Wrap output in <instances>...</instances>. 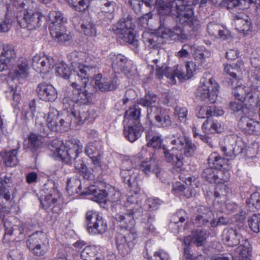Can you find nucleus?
Listing matches in <instances>:
<instances>
[{
  "instance_id": "f257e3e1",
  "label": "nucleus",
  "mask_w": 260,
  "mask_h": 260,
  "mask_svg": "<svg viewBox=\"0 0 260 260\" xmlns=\"http://www.w3.org/2000/svg\"><path fill=\"white\" fill-rule=\"evenodd\" d=\"M199 0H142L131 2V5L136 8L138 6L141 10L145 5L147 7L156 6L160 15L176 16L179 23L187 28L188 31H196L201 27L200 20L193 16L192 6L198 4Z\"/></svg>"
},
{
  "instance_id": "f03ea898",
  "label": "nucleus",
  "mask_w": 260,
  "mask_h": 260,
  "mask_svg": "<svg viewBox=\"0 0 260 260\" xmlns=\"http://www.w3.org/2000/svg\"><path fill=\"white\" fill-rule=\"evenodd\" d=\"M14 6L17 9H23L17 15V21L21 27L32 30L41 25L43 16L40 12L36 11L33 2L25 0L15 2Z\"/></svg>"
},
{
  "instance_id": "7ed1b4c3",
  "label": "nucleus",
  "mask_w": 260,
  "mask_h": 260,
  "mask_svg": "<svg viewBox=\"0 0 260 260\" xmlns=\"http://www.w3.org/2000/svg\"><path fill=\"white\" fill-rule=\"evenodd\" d=\"M96 66H87L79 64L72 71L68 66L64 63H60L57 67L56 73L64 79H69L71 84L75 81H83L84 84H87L89 78L98 72Z\"/></svg>"
},
{
  "instance_id": "20e7f679",
  "label": "nucleus",
  "mask_w": 260,
  "mask_h": 260,
  "mask_svg": "<svg viewBox=\"0 0 260 260\" xmlns=\"http://www.w3.org/2000/svg\"><path fill=\"white\" fill-rule=\"evenodd\" d=\"M132 19L130 16L120 19L117 24L115 32L118 36L119 39L129 44L132 48L137 52L139 45L134 32L135 24Z\"/></svg>"
},
{
  "instance_id": "39448f33",
  "label": "nucleus",
  "mask_w": 260,
  "mask_h": 260,
  "mask_svg": "<svg viewBox=\"0 0 260 260\" xmlns=\"http://www.w3.org/2000/svg\"><path fill=\"white\" fill-rule=\"evenodd\" d=\"M26 245L35 256L41 258L47 253L49 243L44 233L36 232L29 236L26 241Z\"/></svg>"
},
{
  "instance_id": "423d86ee",
  "label": "nucleus",
  "mask_w": 260,
  "mask_h": 260,
  "mask_svg": "<svg viewBox=\"0 0 260 260\" xmlns=\"http://www.w3.org/2000/svg\"><path fill=\"white\" fill-rule=\"evenodd\" d=\"M170 143L173 146L170 149L172 151L181 152L186 157L193 156L197 149L196 145L191 140L179 133L172 136Z\"/></svg>"
},
{
  "instance_id": "0eeeda50",
  "label": "nucleus",
  "mask_w": 260,
  "mask_h": 260,
  "mask_svg": "<svg viewBox=\"0 0 260 260\" xmlns=\"http://www.w3.org/2000/svg\"><path fill=\"white\" fill-rule=\"evenodd\" d=\"M153 61L156 64V77L158 79L162 78L165 75L168 78H170L172 84L176 82L175 77H177L180 80H188L187 73L182 70L177 69L174 70L169 68L166 64L160 62L158 59H154Z\"/></svg>"
},
{
  "instance_id": "6e6552de",
  "label": "nucleus",
  "mask_w": 260,
  "mask_h": 260,
  "mask_svg": "<svg viewBox=\"0 0 260 260\" xmlns=\"http://www.w3.org/2000/svg\"><path fill=\"white\" fill-rule=\"evenodd\" d=\"M137 238V233L134 231L131 233L127 231L126 233H117L115 238L116 245L119 253L122 256H125L131 252Z\"/></svg>"
},
{
  "instance_id": "1a4fd4ad",
  "label": "nucleus",
  "mask_w": 260,
  "mask_h": 260,
  "mask_svg": "<svg viewBox=\"0 0 260 260\" xmlns=\"http://www.w3.org/2000/svg\"><path fill=\"white\" fill-rule=\"evenodd\" d=\"M86 222L89 233L103 234L107 230V225L103 217L96 212L88 211L86 214Z\"/></svg>"
},
{
  "instance_id": "9d476101",
  "label": "nucleus",
  "mask_w": 260,
  "mask_h": 260,
  "mask_svg": "<svg viewBox=\"0 0 260 260\" xmlns=\"http://www.w3.org/2000/svg\"><path fill=\"white\" fill-rule=\"evenodd\" d=\"M4 224L5 228V235L4 238L5 240H10L8 238V236L13 237L12 240H15L19 238L24 231L21 221L13 216L9 217L4 221Z\"/></svg>"
},
{
  "instance_id": "9b49d317",
  "label": "nucleus",
  "mask_w": 260,
  "mask_h": 260,
  "mask_svg": "<svg viewBox=\"0 0 260 260\" xmlns=\"http://www.w3.org/2000/svg\"><path fill=\"white\" fill-rule=\"evenodd\" d=\"M168 35L164 30L159 29L157 32L151 33L144 32L142 38L145 45L151 48H158L164 44Z\"/></svg>"
},
{
  "instance_id": "f8f14e48",
  "label": "nucleus",
  "mask_w": 260,
  "mask_h": 260,
  "mask_svg": "<svg viewBox=\"0 0 260 260\" xmlns=\"http://www.w3.org/2000/svg\"><path fill=\"white\" fill-rule=\"evenodd\" d=\"M86 84H83V81L72 82V86L74 89L73 90L70 98L73 102L77 105H86L89 102L90 93L81 89V87H85Z\"/></svg>"
},
{
  "instance_id": "ddd939ff",
  "label": "nucleus",
  "mask_w": 260,
  "mask_h": 260,
  "mask_svg": "<svg viewBox=\"0 0 260 260\" xmlns=\"http://www.w3.org/2000/svg\"><path fill=\"white\" fill-rule=\"evenodd\" d=\"M216 6L225 7L228 9L237 8L239 9H247L250 4L257 5L260 0H208Z\"/></svg>"
},
{
  "instance_id": "4468645a",
  "label": "nucleus",
  "mask_w": 260,
  "mask_h": 260,
  "mask_svg": "<svg viewBox=\"0 0 260 260\" xmlns=\"http://www.w3.org/2000/svg\"><path fill=\"white\" fill-rule=\"evenodd\" d=\"M126 213H118L115 214L114 218L119 222V226L125 231L123 232L126 233L127 231L129 233L134 231L135 232L134 227L135 225V221L134 217L136 216V212L127 211Z\"/></svg>"
},
{
  "instance_id": "2eb2a0df",
  "label": "nucleus",
  "mask_w": 260,
  "mask_h": 260,
  "mask_svg": "<svg viewBox=\"0 0 260 260\" xmlns=\"http://www.w3.org/2000/svg\"><path fill=\"white\" fill-rule=\"evenodd\" d=\"M148 117L154 118L159 126H168L172 123L169 110L161 107H154L149 110V115Z\"/></svg>"
},
{
  "instance_id": "dca6fc26",
  "label": "nucleus",
  "mask_w": 260,
  "mask_h": 260,
  "mask_svg": "<svg viewBox=\"0 0 260 260\" xmlns=\"http://www.w3.org/2000/svg\"><path fill=\"white\" fill-rule=\"evenodd\" d=\"M16 57L14 47L9 44H0V72L8 68L10 62Z\"/></svg>"
},
{
  "instance_id": "f3484780",
  "label": "nucleus",
  "mask_w": 260,
  "mask_h": 260,
  "mask_svg": "<svg viewBox=\"0 0 260 260\" xmlns=\"http://www.w3.org/2000/svg\"><path fill=\"white\" fill-rule=\"evenodd\" d=\"M55 63L54 60L49 57L36 55L32 58V67L43 74L49 73L54 67Z\"/></svg>"
},
{
  "instance_id": "a211bd4d",
  "label": "nucleus",
  "mask_w": 260,
  "mask_h": 260,
  "mask_svg": "<svg viewBox=\"0 0 260 260\" xmlns=\"http://www.w3.org/2000/svg\"><path fill=\"white\" fill-rule=\"evenodd\" d=\"M36 91L40 99L46 102L54 101L57 97V92L54 87L51 84L46 83L39 84L36 89Z\"/></svg>"
},
{
  "instance_id": "6ab92c4d",
  "label": "nucleus",
  "mask_w": 260,
  "mask_h": 260,
  "mask_svg": "<svg viewBox=\"0 0 260 260\" xmlns=\"http://www.w3.org/2000/svg\"><path fill=\"white\" fill-rule=\"evenodd\" d=\"M76 150L72 148L67 149L63 146H61L56 149L57 155L62 160L67 163H71L73 160H75L79 154L82 152V146L77 145L75 147Z\"/></svg>"
},
{
  "instance_id": "aec40b11",
  "label": "nucleus",
  "mask_w": 260,
  "mask_h": 260,
  "mask_svg": "<svg viewBox=\"0 0 260 260\" xmlns=\"http://www.w3.org/2000/svg\"><path fill=\"white\" fill-rule=\"evenodd\" d=\"M140 188H132L130 194L127 196L124 206L127 211H135L136 213L141 214L140 208L139 205L141 203Z\"/></svg>"
},
{
  "instance_id": "412c9836",
  "label": "nucleus",
  "mask_w": 260,
  "mask_h": 260,
  "mask_svg": "<svg viewBox=\"0 0 260 260\" xmlns=\"http://www.w3.org/2000/svg\"><path fill=\"white\" fill-rule=\"evenodd\" d=\"M238 126L242 130L249 134H260V123L254 121L247 116H242L238 121Z\"/></svg>"
},
{
  "instance_id": "4be33fe9",
  "label": "nucleus",
  "mask_w": 260,
  "mask_h": 260,
  "mask_svg": "<svg viewBox=\"0 0 260 260\" xmlns=\"http://www.w3.org/2000/svg\"><path fill=\"white\" fill-rule=\"evenodd\" d=\"M94 78V85L102 92L108 91L115 89L118 85L116 80H107L103 78L102 75L100 73L92 76Z\"/></svg>"
},
{
  "instance_id": "5701e85b",
  "label": "nucleus",
  "mask_w": 260,
  "mask_h": 260,
  "mask_svg": "<svg viewBox=\"0 0 260 260\" xmlns=\"http://www.w3.org/2000/svg\"><path fill=\"white\" fill-rule=\"evenodd\" d=\"M143 130V127L140 123L129 124L124 126L123 134L128 141L134 142L141 137Z\"/></svg>"
},
{
  "instance_id": "b1692460",
  "label": "nucleus",
  "mask_w": 260,
  "mask_h": 260,
  "mask_svg": "<svg viewBox=\"0 0 260 260\" xmlns=\"http://www.w3.org/2000/svg\"><path fill=\"white\" fill-rule=\"evenodd\" d=\"M12 179L0 173V202L11 201L10 190H12Z\"/></svg>"
},
{
  "instance_id": "393cba45",
  "label": "nucleus",
  "mask_w": 260,
  "mask_h": 260,
  "mask_svg": "<svg viewBox=\"0 0 260 260\" xmlns=\"http://www.w3.org/2000/svg\"><path fill=\"white\" fill-rule=\"evenodd\" d=\"M49 30L51 37L57 42H64L72 38L70 32L67 30L64 25H60L57 27L50 25Z\"/></svg>"
},
{
  "instance_id": "a878e982",
  "label": "nucleus",
  "mask_w": 260,
  "mask_h": 260,
  "mask_svg": "<svg viewBox=\"0 0 260 260\" xmlns=\"http://www.w3.org/2000/svg\"><path fill=\"white\" fill-rule=\"evenodd\" d=\"M162 149L167 162L177 168H180L183 165L184 155L181 152L172 151L171 149H167L164 146Z\"/></svg>"
},
{
  "instance_id": "bb28decb",
  "label": "nucleus",
  "mask_w": 260,
  "mask_h": 260,
  "mask_svg": "<svg viewBox=\"0 0 260 260\" xmlns=\"http://www.w3.org/2000/svg\"><path fill=\"white\" fill-rule=\"evenodd\" d=\"M242 235L233 229H227L223 231L222 240L228 246L233 247L240 243Z\"/></svg>"
},
{
  "instance_id": "cd10ccee",
  "label": "nucleus",
  "mask_w": 260,
  "mask_h": 260,
  "mask_svg": "<svg viewBox=\"0 0 260 260\" xmlns=\"http://www.w3.org/2000/svg\"><path fill=\"white\" fill-rule=\"evenodd\" d=\"M74 122L80 125L83 124L89 117L88 109L84 106H74L71 111Z\"/></svg>"
},
{
  "instance_id": "c85d7f7f",
  "label": "nucleus",
  "mask_w": 260,
  "mask_h": 260,
  "mask_svg": "<svg viewBox=\"0 0 260 260\" xmlns=\"http://www.w3.org/2000/svg\"><path fill=\"white\" fill-rule=\"evenodd\" d=\"M193 223L197 226H202L208 223L209 219L213 217V213L209 209L203 207L200 208Z\"/></svg>"
},
{
  "instance_id": "c756f323",
  "label": "nucleus",
  "mask_w": 260,
  "mask_h": 260,
  "mask_svg": "<svg viewBox=\"0 0 260 260\" xmlns=\"http://www.w3.org/2000/svg\"><path fill=\"white\" fill-rule=\"evenodd\" d=\"M136 169L122 170L120 173L123 182L127 184L129 187L132 188H139L137 182V178L138 173L135 172Z\"/></svg>"
},
{
  "instance_id": "7c9ffc66",
  "label": "nucleus",
  "mask_w": 260,
  "mask_h": 260,
  "mask_svg": "<svg viewBox=\"0 0 260 260\" xmlns=\"http://www.w3.org/2000/svg\"><path fill=\"white\" fill-rule=\"evenodd\" d=\"M234 96L241 102L247 101L251 105L253 102V95L248 87L241 86H235Z\"/></svg>"
},
{
  "instance_id": "2f4dec72",
  "label": "nucleus",
  "mask_w": 260,
  "mask_h": 260,
  "mask_svg": "<svg viewBox=\"0 0 260 260\" xmlns=\"http://www.w3.org/2000/svg\"><path fill=\"white\" fill-rule=\"evenodd\" d=\"M82 193L94 196V201L97 202L106 203L108 200V193L105 189H100L94 185L86 188V191Z\"/></svg>"
},
{
  "instance_id": "473e14b6",
  "label": "nucleus",
  "mask_w": 260,
  "mask_h": 260,
  "mask_svg": "<svg viewBox=\"0 0 260 260\" xmlns=\"http://www.w3.org/2000/svg\"><path fill=\"white\" fill-rule=\"evenodd\" d=\"M209 88V87L204 83L198 88L196 92V96L202 101L208 99L211 103H213L216 101L217 98L216 91L217 89H216V91L213 90L211 92H210Z\"/></svg>"
},
{
  "instance_id": "72a5a7b5",
  "label": "nucleus",
  "mask_w": 260,
  "mask_h": 260,
  "mask_svg": "<svg viewBox=\"0 0 260 260\" xmlns=\"http://www.w3.org/2000/svg\"><path fill=\"white\" fill-rule=\"evenodd\" d=\"M221 151L224 153L225 155L228 157H232L237 155H241L242 156L246 155V148L245 144L242 142L236 143L235 147L232 148L231 147H222Z\"/></svg>"
},
{
  "instance_id": "f704fd0d",
  "label": "nucleus",
  "mask_w": 260,
  "mask_h": 260,
  "mask_svg": "<svg viewBox=\"0 0 260 260\" xmlns=\"http://www.w3.org/2000/svg\"><path fill=\"white\" fill-rule=\"evenodd\" d=\"M67 190L70 196H73L75 194L86 195L82 193V192L86 191V188L85 190L81 191V181L77 178H70L68 180Z\"/></svg>"
},
{
  "instance_id": "c9c22d12",
  "label": "nucleus",
  "mask_w": 260,
  "mask_h": 260,
  "mask_svg": "<svg viewBox=\"0 0 260 260\" xmlns=\"http://www.w3.org/2000/svg\"><path fill=\"white\" fill-rule=\"evenodd\" d=\"M58 115L59 112L56 109L53 108H50L47 114L46 121L48 127L51 131H57L59 127L58 122Z\"/></svg>"
},
{
  "instance_id": "e433bc0d",
  "label": "nucleus",
  "mask_w": 260,
  "mask_h": 260,
  "mask_svg": "<svg viewBox=\"0 0 260 260\" xmlns=\"http://www.w3.org/2000/svg\"><path fill=\"white\" fill-rule=\"evenodd\" d=\"M157 101L158 98L156 94L152 93H148L146 94L144 97L138 100V103L147 108V116H149V110L154 107H157L155 105Z\"/></svg>"
},
{
  "instance_id": "4c0bfd02",
  "label": "nucleus",
  "mask_w": 260,
  "mask_h": 260,
  "mask_svg": "<svg viewBox=\"0 0 260 260\" xmlns=\"http://www.w3.org/2000/svg\"><path fill=\"white\" fill-rule=\"evenodd\" d=\"M180 179L184 182L187 185L189 186L186 187L183 192V195L187 198L194 197L196 194V190L191 188L194 185L197 186V182H196V178L194 177H184L182 175L179 176Z\"/></svg>"
},
{
  "instance_id": "58836bf2",
  "label": "nucleus",
  "mask_w": 260,
  "mask_h": 260,
  "mask_svg": "<svg viewBox=\"0 0 260 260\" xmlns=\"http://www.w3.org/2000/svg\"><path fill=\"white\" fill-rule=\"evenodd\" d=\"M222 173L219 170H217L214 168L210 166L209 168H207L202 172V176L206 180L210 183L218 182V180H221L219 178V176L222 175Z\"/></svg>"
},
{
  "instance_id": "ea45409f",
  "label": "nucleus",
  "mask_w": 260,
  "mask_h": 260,
  "mask_svg": "<svg viewBox=\"0 0 260 260\" xmlns=\"http://www.w3.org/2000/svg\"><path fill=\"white\" fill-rule=\"evenodd\" d=\"M236 29L240 32L244 34L250 30L251 28V23L250 18L245 16V18L237 16L234 20Z\"/></svg>"
},
{
  "instance_id": "a19ab883",
  "label": "nucleus",
  "mask_w": 260,
  "mask_h": 260,
  "mask_svg": "<svg viewBox=\"0 0 260 260\" xmlns=\"http://www.w3.org/2000/svg\"><path fill=\"white\" fill-rule=\"evenodd\" d=\"M234 257L236 259H250L251 255V248L249 242H246L244 245H240L235 250Z\"/></svg>"
},
{
  "instance_id": "79ce46f5",
  "label": "nucleus",
  "mask_w": 260,
  "mask_h": 260,
  "mask_svg": "<svg viewBox=\"0 0 260 260\" xmlns=\"http://www.w3.org/2000/svg\"><path fill=\"white\" fill-rule=\"evenodd\" d=\"M67 19L63 16V14L59 11H51L48 15V22L49 26L53 25L56 27L60 25H64Z\"/></svg>"
},
{
  "instance_id": "37998d69",
  "label": "nucleus",
  "mask_w": 260,
  "mask_h": 260,
  "mask_svg": "<svg viewBox=\"0 0 260 260\" xmlns=\"http://www.w3.org/2000/svg\"><path fill=\"white\" fill-rule=\"evenodd\" d=\"M247 210L251 212H254L260 209V193L255 192L253 193L249 198L246 201Z\"/></svg>"
},
{
  "instance_id": "c03bdc74",
  "label": "nucleus",
  "mask_w": 260,
  "mask_h": 260,
  "mask_svg": "<svg viewBox=\"0 0 260 260\" xmlns=\"http://www.w3.org/2000/svg\"><path fill=\"white\" fill-rule=\"evenodd\" d=\"M231 189V188L229 186V184H226L218 181L215 187V198L216 199H221V202H224L226 199L227 193L230 192Z\"/></svg>"
},
{
  "instance_id": "a18cd8bd",
  "label": "nucleus",
  "mask_w": 260,
  "mask_h": 260,
  "mask_svg": "<svg viewBox=\"0 0 260 260\" xmlns=\"http://www.w3.org/2000/svg\"><path fill=\"white\" fill-rule=\"evenodd\" d=\"M140 170L146 174L154 173L158 176L159 168L157 162L154 159L144 161L140 166Z\"/></svg>"
},
{
  "instance_id": "49530a36",
  "label": "nucleus",
  "mask_w": 260,
  "mask_h": 260,
  "mask_svg": "<svg viewBox=\"0 0 260 260\" xmlns=\"http://www.w3.org/2000/svg\"><path fill=\"white\" fill-rule=\"evenodd\" d=\"M169 34V36L173 38L174 40H177L181 42L188 39L187 35L185 33L184 29L178 25L170 29Z\"/></svg>"
},
{
  "instance_id": "de8ad7c7",
  "label": "nucleus",
  "mask_w": 260,
  "mask_h": 260,
  "mask_svg": "<svg viewBox=\"0 0 260 260\" xmlns=\"http://www.w3.org/2000/svg\"><path fill=\"white\" fill-rule=\"evenodd\" d=\"M15 78L18 79L26 78L28 75V65L27 61L19 62L14 70Z\"/></svg>"
},
{
  "instance_id": "09e8293b",
  "label": "nucleus",
  "mask_w": 260,
  "mask_h": 260,
  "mask_svg": "<svg viewBox=\"0 0 260 260\" xmlns=\"http://www.w3.org/2000/svg\"><path fill=\"white\" fill-rule=\"evenodd\" d=\"M43 137L39 135L31 133L28 137V148L35 151L40 148L42 145Z\"/></svg>"
},
{
  "instance_id": "8fccbe9b",
  "label": "nucleus",
  "mask_w": 260,
  "mask_h": 260,
  "mask_svg": "<svg viewBox=\"0 0 260 260\" xmlns=\"http://www.w3.org/2000/svg\"><path fill=\"white\" fill-rule=\"evenodd\" d=\"M17 154V151L16 149H13L5 153L3 155V160L6 166L12 167L18 164Z\"/></svg>"
},
{
  "instance_id": "3c124183",
  "label": "nucleus",
  "mask_w": 260,
  "mask_h": 260,
  "mask_svg": "<svg viewBox=\"0 0 260 260\" xmlns=\"http://www.w3.org/2000/svg\"><path fill=\"white\" fill-rule=\"evenodd\" d=\"M96 248L94 247L87 246L81 252V257L83 260H102L97 256Z\"/></svg>"
},
{
  "instance_id": "603ef678",
  "label": "nucleus",
  "mask_w": 260,
  "mask_h": 260,
  "mask_svg": "<svg viewBox=\"0 0 260 260\" xmlns=\"http://www.w3.org/2000/svg\"><path fill=\"white\" fill-rule=\"evenodd\" d=\"M251 63L254 69L249 72V78L250 81L260 78V56L253 57L251 59Z\"/></svg>"
},
{
  "instance_id": "864d4df0",
  "label": "nucleus",
  "mask_w": 260,
  "mask_h": 260,
  "mask_svg": "<svg viewBox=\"0 0 260 260\" xmlns=\"http://www.w3.org/2000/svg\"><path fill=\"white\" fill-rule=\"evenodd\" d=\"M85 153L92 160L95 165H99L100 163V155L99 151L96 147L92 144H88L85 148Z\"/></svg>"
},
{
  "instance_id": "5fc2aeb1",
  "label": "nucleus",
  "mask_w": 260,
  "mask_h": 260,
  "mask_svg": "<svg viewBox=\"0 0 260 260\" xmlns=\"http://www.w3.org/2000/svg\"><path fill=\"white\" fill-rule=\"evenodd\" d=\"M83 33L89 37H94L96 36L97 29L95 24L92 21H86L81 25Z\"/></svg>"
},
{
  "instance_id": "6e6d98bb",
  "label": "nucleus",
  "mask_w": 260,
  "mask_h": 260,
  "mask_svg": "<svg viewBox=\"0 0 260 260\" xmlns=\"http://www.w3.org/2000/svg\"><path fill=\"white\" fill-rule=\"evenodd\" d=\"M193 243L197 247L203 246L206 242L207 235L205 231L202 230L192 232Z\"/></svg>"
},
{
  "instance_id": "4d7b16f0",
  "label": "nucleus",
  "mask_w": 260,
  "mask_h": 260,
  "mask_svg": "<svg viewBox=\"0 0 260 260\" xmlns=\"http://www.w3.org/2000/svg\"><path fill=\"white\" fill-rule=\"evenodd\" d=\"M75 168L77 172L80 174L86 180H90L91 178V174L88 170L86 165L82 160H75Z\"/></svg>"
},
{
  "instance_id": "13d9d810",
  "label": "nucleus",
  "mask_w": 260,
  "mask_h": 260,
  "mask_svg": "<svg viewBox=\"0 0 260 260\" xmlns=\"http://www.w3.org/2000/svg\"><path fill=\"white\" fill-rule=\"evenodd\" d=\"M202 129L205 132L211 133H220L222 129L220 125L217 122L212 120L211 118L207 119L202 125Z\"/></svg>"
},
{
  "instance_id": "bf43d9fd",
  "label": "nucleus",
  "mask_w": 260,
  "mask_h": 260,
  "mask_svg": "<svg viewBox=\"0 0 260 260\" xmlns=\"http://www.w3.org/2000/svg\"><path fill=\"white\" fill-rule=\"evenodd\" d=\"M140 116V108L137 106L129 108L125 113V120H134L133 123H139V119Z\"/></svg>"
},
{
  "instance_id": "052dcab7",
  "label": "nucleus",
  "mask_w": 260,
  "mask_h": 260,
  "mask_svg": "<svg viewBox=\"0 0 260 260\" xmlns=\"http://www.w3.org/2000/svg\"><path fill=\"white\" fill-rule=\"evenodd\" d=\"M75 11L83 12L88 7V0H65Z\"/></svg>"
},
{
  "instance_id": "680f3d73",
  "label": "nucleus",
  "mask_w": 260,
  "mask_h": 260,
  "mask_svg": "<svg viewBox=\"0 0 260 260\" xmlns=\"http://www.w3.org/2000/svg\"><path fill=\"white\" fill-rule=\"evenodd\" d=\"M224 162V159L215 152L211 154L208 158L209 164L217 170L221 168Z\"/></svg>"
},
{
  "instance_id": "e2e57ef3",
  "label": "nucleus",
  "mask_w": 260,
  "mask_h": 260,
  "mask_svg": "<svg viewBox=\"0 0 260 260\" xmlns=\"http://www.w3.org/2000/svg\"><path fill=\"white\" fill-rule=\"evenodd\" d=\"M99 4L101 12L102 13H109L110 16L112 18V14L114 12L116 6V3L113 1H109L108 0H100Z\"/></svg>"
},
{
  "instance_id": "0e129e2a",
  "label": "nucleus",
  "mask_w": 260,
  "mask_h": 260,
  "mask_svg": "<svg viewBox=\"0 0 260 260\" xmlns=\"http://www.w3.org/2000/svg\"><path fill=\"white\" fill-rule=\"evenodd\" d=\"M7 13L6 14V19L0 22V32H8L12 25V20L8 17H10L13 15L12 8L9 5H7Z\"/></svg>"
},
{
  "instance_id": "69168bd1",
  "label": "nucleus",
  "mask_w": 260,
  "mask_h": 260,
  "mask_svg": "<svg viewBox=\"0 0 260 260\" xmlns=\"http://www.w3.org/2000/svg\"><path fill=\"white\" fill-rule=\"evenodd\" d=\"M210 56V51L204 47H198L194 50V58L196 60H199L201 63L205 61L206 59Z\"/></svg>"
},
{
  "instance_id": "338daca9",
  "label": "nucleus",
  "mask_w": 260,
  "mask_h": 260,
  "mask_svg": "<svg viewBox=\"0 0 260 260\" xmlns=\"http://www.w3.org/2000/svg\"><path fill=\"white\" fill-rule=\"evenodd\" d=\"M248 225L254 233H260V214H253L248 219Z\"/></svg>"
},
{
  "instance_id": "774afa93",
  "label": "nucleus",
  "mask_w": 260,
  "mask_h": 260,
  "mask_svg": "<svg viewBox=\"0 0 260 260\" xmlns=\"http://www.w3.org/2000/svg\"><path fill=\"white\" fill-rule=\"evenodd\" d=\"M127 59L121 54H118L113 58V65L117 66L124 72L126 71Z\"/></svg>"
}]
</instances>
